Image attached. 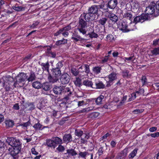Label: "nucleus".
<instances>
[{
  "label": "nucleus",
  "instance_id": "nucleus-9",
  "mask_svg": "<svg viewBox=\"0 0 159 159\" xmlns=\"http://www.w3.org/2000/svg\"><path fill=\"white\" fill-rule=\"evenodd\" d=\"M70 79V76L66 73H64L60 76V81L61 84H68L69 82Z\"/></svg>",
  "mask_w": 159,
  "mask_h": 159
},
{
  "label": "nucleus",
  "instance_id": "nucleus-32",
  "mask_svg": "<svg viewBox=\"0 0 159 159\" xmlns=\"http://www.w3.org/2000/svg\"><path fill=\"white\" fill-rule=\"evenodd\" d=\"M43 125L41 124L39 122H38L37 123L35 124L33 126V127L34 128V129L36 130H42L45 127L47 128V127H44L43 128H42Z\"/></svg>",
  "mask_w": 159,
  "mask_h": 159
},
{
  "label": "nucleus",
  "instance_id": "nucleus-26",
  "mask_svg": "<svg viewBox=\"0 0 159 159\" xmlns=\"http://www.w3.org/2000/svg\"><path fill=\"white\" fill-rule=\"evenodd\" d=\"M67 43V39L63 38L62 39L56 41L55 45L57 46H60L62 45Z\"/></svg>",
  "mask_w": 159,
  "mask_h": 159
},
{
  "label": "nucleus",
  "instance_id": "nucleus-29",
  "mask_svg": "<svg viewBox=\"0 0 159 159\" xmlns=\"http://www.w3.org/2000/svg\"><path fill=\"white\" fill-rule=\"evenodd\" d=\"M36 75L35 73L32 71H30L29 77H27V80L29 82H32L35 80Z\"/></svg>",
  "mask_w": 159,
  "mask_h": 159
},
{
  "label": "nucleus",
  "instance_id": "nucleus-39",
  "mask_svg": "<svg viewBox=\"0 0 159 159\" xmlns=\"http://www.w3.org/2000/svg\"><path fill=\"white\" fill-rule=\"evenodd\" d=\"M5 81H6V83L8 84L7 83H10L9 82H12L14 81V78L10 75H7L5 78Z\"/></svg>",
  "mask_w": 159,
  "mask_h": 159
},
{
  "label": "nucleus",
  "instance_id": "nucleus-8",
  "mask_svg": "<svg viewBox=\"0 0 159 159\" xmlns=\"http://www.w3.org/2000/svg\"><path fill=\"white\" fill-rule=\"evenodd\" d=\"M155 2H152L148 7H146L144 12L146 14H153L154 15L156 12L155 10Z\"/></svg>",
  "mask_w": 159,
  "mask_h": 159
},
{
  "label": "nucleus",
  "instance_id": "nucleus-18",
  "mask_svg": "<svg viewBox=\"0 0 159 159\" xmlns=\"http://www.w3.org/2000/svg\"><path fill=\"white\" fill-rule=\"evenodd\" d=\"M46 144L48 147L52 149H55L56 147L52 139H47Z\"/></svg>",
  "mask_w": 159,
  "mask_h": 159
},
{
  "label": "nucleus",
  "instance_id": "nucleus-50",
  "mask_svg": "<svg viewBox=\"0 0 159 159\" xmlns=\"http://www.w3.org/2000/svg\"><path fill=\"white\" fill-rule=\"evenodd\" d=\"M124 17L127 19L130 20L132 18V15L128 12H126L124 14Z\"/></svg>",
  "mask_w": 159,
  "mask_h": 159
},
{
  "label": "nucleus",
  "instance_id": "nucleus-20",
  "mask_svg": "<svg viewBox=\"0 0 159 159\" xmlns=\"http://www.w3.org/2000/svg\"><path fill=\"white\" fill-rule=\"evenodd\" d=\"M135 25V24L133 22H131L129 25H128L127 33L136 30L137 28Z\"/></svg>",
  "mask_w": 159,
  "mask_h": 159
},
{
  "label": "nucleus",
  "instance_id": "nucleus-23",
  "mask_svg": "<svg viewBox=\"0 0 159 159\" xmlns=\"http://www.w3.org/2000/svg\"><path fill=\"white\" fill-rule=\"evenodd\" d=\"M144 22L143 15L140 16H138L134 17V21L135 24L139 22Z\"/></svg>",
  "mask_w": 159,
  "mask_h": 159
},
{
  "label": "nucleus",
  "instance_id": "nucleus-47",
  "mask_svg": "<svg viewBox=\"0 0 159 159\" xmlns=\"http://www.w3.org/2000/svg\"><path fill=\"white\" fill-rule=\"evenodd\" d=\"M13 9L17 11H20L24 10V8L21 6H16V5L13 6L12 7Z\"/></svg>",
  "mask_w": 159,
  "mask_h": 159
},
{
  "label": "nucleus",
  "instance_id": "nucleus-40",
  "mask_svg": "<svg viewBox=\"0 0 159 159\" xmlns=\"http://www.w3.org/2000/svg\"><path fill=\"white\" fill-rule=\"evenodd\" d=\"M122 75L123 78H128L130 77L131 75L129 74V71L128 70L122 71Z\"/></svg>",
  "mask_w": 159,
  "mask_h": 159
},
{
  "label": "nucleus",
  "instance_id": "nucleus-55",
  "mask_svg": "<svg viewBox=\"0 0 159 159\" xmlns=\"http://www.w3.org/2000/svg\"><path fill=\"white\" fill-rule=\"evenodd\" d=\"M94 3H99V5H101L102 2H104V5L105 4L106 0H92Z\"/></svg>",
  "mask_w": 159,
  "mask_h": 159
},
{
  "label": "nucleus",
  "instance_id": "nucleus-16",
  "mask_svg": "<svg viewBox=\"0 0 159 159\" xmlns=\"http://www.w3.org/2000/svg\"><path fill=\"white\" fill-rule=\"evenodd\" d=\"M63 143L68 144L71 142L72 141V135L70 134H65L63 136Z\"/></svg>",
  "mask_w": 159,
  "mask_h": 159
},
{
  "label": "nucleus",
  "instance_id": "nucleus-30",
  "mask_svg": "<svg viewBox=\"0 0 159 159\" xmlns=\"http://www.w3.org/2000/svg\"><path fill=\"white\" fill-rule=\"evenodd\" d=\"M86 87H91L92 88L93 87V83L92 81H90L88 80H84L82 83Z\"/></svg>",
  "mask_w": 159,
  "mask_h": 159
},
{
  "label": "nucleus",
  "instance_id": "nucleus-34",
  "mask_svg": "<svg viewBox=\"0 0 159 159\" xmlns=\"http://www.w3.org/2000/svg\"><path fill=\"white\" fill-rule=\"evenodd\" d=\"M144 21L146 20H150L153 19L154 16L152 14H146L143 15Z\"/></svg>",
  "mask_w": 159,
  "mask_h": 159
},
{
  "label": "nucleus",
  "instance_id": "nucleus-56",
  "mask_svg": "<svg viewBox=\"0 0 159 159\" xmlns=\"http://www.w3.org/2000/svg\"><path fill=\"white\" fill-rule=\"evenodd\" d=\"M62 29V30L63 31H66L68 32L69 30H71V26L70 25H69L66 26L62 28H61Z\"/></svg>",
  "mask_w": 159,
  "mask_h": 159
},
{
  "label": "nucleus",
  "instance_id": "nucleus-59",
  "mask_svg": "<svg viewBox=\"0 0 159 159\" xmlns=\"http://www.w3.org/2000/svg\"><path fill=\"white\" fill-rule=\"evenodd\" d=\"M143 111L144 110L142 109H136L133 111V112L134 113V114H138L142 113Z\"/></svg>",
  "mask_w": 159,
  "mask_h": 159
},
{
  "label": "nucleus",
  "instance_id": "nucleus-60",
  "mask_svg": "<svg viewBox=\"0 0 159 159\" xmlns=\"http://www.w3.org/2000/svg\"><path fill=\"white\" fill-rule=\"evenodd\" d=\"M39 24V22L38 21H36L30 26V28L32 29L35 28Z\"/></svg>",
  "mask_w": 159,
  "mask_h": 159
},
{
  "label": "nucleus",
  "instance_id": "nucleus-22",
  "mask_svg": "<svg viewBox=\"0 0 159 159\" xmlns=\"http://www.w3.org/2000/svg\"><path fill=\"white\" fill-rule=\"evenodd\" d=\"M71 39L73 40L74 43L78 41H81L84 39L83 38H82L80 35L75 34L72 35Z\"/></svg>",
  "mask_w": 159,
  "mask_h": 159
},
{
  "label": "nucleus",
  "instance_id": "nucleus-49",
  "mask_svg": "<svg viewBox=\"0 0 159 159\" xmlns=\"http://www.w3.org/2000/svg\"><path fill=\"white\" fill-rule=\"evenodd\" d=\"M71 72L72 74L75 76L77 75L79 73L78 70L75 68H72L71 70Z\"/></svg>",
  "mask_w": 159,
  "mask_h": 159
},
{
  "label": "nucleus",
  "instance_id": "nucleus-42",
  "mask_svg": "<svg viewBox=\"0 0 159 159\" xmlns=\"http://www.w3.org/2000/svg\"><path fill=\"white\" fill-rule=\"evenodd\" d=\"M21 105L20 107L23 110L26 109L29 106V102H25L24 101H20Z\"/></svg>",
  "mask_w": 159,
  "mask_h": 159
},
{
  "label": "nucleus",
  "instance_id": "nucleus-3",
  "mask_svg": "<svg viewBox=\"0 0 159 159\" xmlns=\"http://www.w3.org/2000/svg\"><path fill=\"white\" fill-rule=\"evenodd\" d=\"M88 15H86L84 12L81 15L79 18L77 29L80 33L83 35L86 34L87 33V31L85 28L87 27V22L92 20L89 17Z\"/></svg>",
  "mask_w": 159,
  "mask_h": 159
},
{
  "label": "nucleus",
  "instance_id": "nucleus-10",
  "mask_svg": "<svg viewBox=\"0 0 159 159\" xmlns=\"http://www.w3.org/2000/svg\"><path fill=\"white\" fill-rule=\"evenodd\" d=\"M118 4L117 0H110L108 1L107 3L106 0L105 4V7L111 9H114L116 6Z\"/></svg>",
  "mask_w": 159,
  "mask_h": 159
},
{
  "label": "nucleus",
  "instance_id": "nucleus-38",
  "mask_svg": "<svg viewBox=\"0 0 159 159\" xmlns=\"http://www.w3.org/2000/svg\"><path fill=\"white\" fill-rule=\"evenodd\" d=\"M138 148H135L129 155L128 157L129 158H133L136 155Z\"/></svg>",
  "mask_w": 159,
  "mask_h": 159
},
{
  "label": "nucleus",
  "instance_id": "nucleus-25",
  "mask_svg": "<svg viewBox=\"0 0 159 159\" xmlns=\"http://www.w3.org/2000/svg\"><path fill=\"white\" fill-rule=\"evenodd\" d=\"M66 153H65V154H68L69 157L72 156H74L77 155L76 151L72 148L70 149H68L66 150Z\"/></svg>",
  "mask_w": 159,
  "mask_h": 159
},
{
  "label": "nucleus",
  "instance_id": "nucleus-19",
  "mask_svg": "<svg viewBox=\"0 0 159 159\" xmlns=\"http://www.w3.org/2000/svg\"><path fill=\"white\" fill-rule=\"evenodd\" d=\"M4 87L5 89V95L6 96H7L8 94H11V93L10 92V90L11 89L10 84L9 83L7 84L6 83V81L4 83Z\"/></svg>",
  "mask_w": 159,
  "mask_h": 159
},
{
  "label": "nucleus",
  "instance_id": "nucleus-41",
  "mask_svg": "<svg viewBox=\"0 0 159 159\" xmlns=\"http://www.w3.org/2000/svg\"><path fill=\"white\" fill-rule=\"evenodd\" d=\"M101 67L99 66H95L93 68V72L96 74H99L101 72Z\"/></svg>",
  "mask_w": 159,
  "mask_h": 159
},
{
  "label": "nucleus",
  "instance_id": "nucleus-28",
  "mask_svg": "<svg viewBox=\"0 0 159 159\" xmlns=\"http://www.w3.org/2000/svg\"><path fill=\"white\" fill-rule=\"evenodd\" d=\"M105 98L103 95H100L96 99L95 102L96 104L98 105L102 104L103 101L104 100Z\"/></svg>",
  "mask_w": 159,
  "mask_h": 159
},
{
  "label": "nucleus",
  "instance_id": "nucleus-63",
  "mask_svg": "<svg viewBox=\"0 0 159 159\" xmlns=\"http://www.w3.org/2000/svg\"><path fill=\"white\" fill-rule=\"evenodd\" d=\"M106 38L107 39V40H109L110 41H112L114 38V37L113 35L111 34H108L106 37Z\"/></svg>",
  "mask_w": 159,
  "mask_h": 159
},
{
  "label": "nucleus",
  "instance_id": "nucleus-21",
  "mask_svg": "<svg viewBox=\"0 0 159 159\" xmlns=\"http://www.w3.org/2000/svg\"><path fill=\"white\" fill-rule=\"evenodd\" d=\"M52 139L56 147H57L58 145L63 143L62 139L58 137L57 136L53 137Z\"/></svg>",
  "mask_w": 159,
  "mask_h": 159
},
{
  "label": "nucleus",
  "instance_id": "nucleus-36",
  "mask_svg": "<svg viewBox=\"0 0 159 159\" xmlns=\"http://www.w3.org/2000/svg\"><path fill=\"white\" fill-rule=\"evenodd\" d=\"M155 7L156 8V12L154 14V17H156L159 16V1L156 3L155 2Z\"/></svg>",
  "mask_w": 159,
  "mask_h": 159
},
{
  "label": "nucleus",
  "instance_id": "nucleus-4",
  "mask_svg": "<svg viewBox=\"0 0 159 159\" xmlns=\"http://www.w3.org/2000/svg\"><path fill=\"white\" fill-rule=\"evenodd\" d=\"M104 2H102V4L101 5H93L91 7L89 8L88 9V12L85 13V14L86 15H89V17L91 19V20H93L95 17L93 16V15H99L98 13L100 9H103V11L104 12H108L109 9L107 8H105V5L104 4Z\"/></svg>",
  "mask_w": 159,
  "mask_h": 159
},
{
  "label": "nucleus",
  "instance_id": "nucleus-12",
  "mask_svg": "<svg viewBox=\"0 0 159 159\" xmlns=\"http://www.w3.org/2000/svg\"><path fill=\"white\" fill-rule=\"evenodd\" d=\"M63 86L61 85H55L53 88L52 91L56 95H60L62 94Z\"/></svg>",
  "mask_w": 159,
  "mask_h": 159
},
{
  "label": "nucleus",
  "instance_id": "nucleus-14",
  "mask_svg": "<svg viewBox=\"0 0 159 159\" xmlns=\"http://www.w3.org/2000/svg\"><path fill=\"white\" fill-rule=\"evenodd\" d=\"M127 23L126 21H123L118 25V28L119 30L124 33H127Z\"/></svg>",
  "mask_w": 159,
  "mask_h": 159
},
{
  "label": "nucleus",
  "instance_id": "nucleus-24",
  "mask_svg": "<svg viewBox=\"0 0 159 159\" xmlns=\"http://www.w3.org/2000/svg\"><path fill=\"white\" fill-rule=\"evenodd\" d=\"M107 21L108 19L106 17H102L100 18L99 20L98 21V23L104 27H105V24Z\"/></svg>",
  "mask_w": 159,
  "mask_h": 159
},
{
  "label": "nucleus",
  "instance_id": "nucleus-6",
  "mask_svg": "<svg viewBox=\"0 0 159 159\" xmlns=\"http://www.w3.org/2000/svg\"><path fill=\"white\" fill-rule=\"evenodd\" d=\"M108 17L109 18L108 21V27L113 28V24L118 20V17L116 15L112 13H110L108 15Z\"/></svg>",
  "mask_w": 159,
  "mask_h": 159
},
{
  "label": "nucleus",
  "instance_id": "nucleus-7",
  "mask_svg": "<svg viewBox=\"0 0 159 159\" xmlns=\"http://www.w3.org/2000/svg\"><path fill=\"white\" fill-rule=\"evenodd\" d=\"M116 75V72H112L107 76L108 80L107 81V87H109L113 84V81L117 79Z\"/></svg>",
  "mask_w": 159,
  "mask_h": 159
},
{
  "label": "nucleus",
  "instance_id": "nucleus-2",
  "mask_svg": "<svg viewBox=\"0 0 159 159\" xmlns=\"http://www.w3.org/2000/svg\"><path fill=\"white\" fill-rule=\"evenodd\" d=\"M63 63L62 61H59L56 64V67L52 68L51 70V73L49 72L48 77L49 82L53 83L58 81L61 75V69L63 66Z\"/></svg>",
  "mask_w": 159,
  "mask_h": 159
},
{
  "label": "nucleus",
  "instance_id": "nucleus-46",
  "mask_svg": "<svg viewBox=\"0 0 159 159\" xmlns=\"http://www.w3.org/2000/svg\"><path fill=\"white\" fill-rule=\"evenodd\" d=\"M41 87H42L43 89L45 91H48L50 89L49 85L46 83H44L43 85L42 84Z\"/></svg>",
  "mask_w": 159,
  "mask_h": 159
},
{
  "label": "nucleus",
  "instance_id": "nucleus-44",
  "mask_svg": "<svg viewBox=\"0 0 159 159\" xmlns=\"http://www.w3.org/2000/svg\"><path fill=\"white\" fill-rule=\"evenodd\" d=\"M84 70H80L81 72H85L87 74H89L90 72V70L89 69V66L88 64H84Z\"/></svg>",
  "mask_w": 159,
  "mask_h": 159
},
{
  "label": "nucleus",
  "instance_id": "nucleus-13",
  "mask_svg": "<svg viewBox=\"0 0 159 159\" xmlns=\"http://www.w3.org/2000/svg\"><path fill=\"white\" fill-rule=\"evenodd\" d=\"M105 88V85L103 82L98 80H95L93 83L92 88L95 89H103Z\"/></svg>",
  "mask_w": 159,
  "mask_h": 159
},
{
  "label": "nucleus",
  "instance_id": "nucleus-35",
  "mask_svg": "<svg viewBox=\"0 0 159 159\" xmlns=\"http://www.w3.org/2000/svg\"><path fill=\"white\" fill-rule=\"evenodd\" d=\"M32 85L33 88L35 89H39L41 88L42 84L40 82L35 81L32 83Z\"/></svg>",
  "mask_w": 159,
  "mask_h": 159
},
{
  "label": "nucleus",
  "instance_id": "nucleus-33",
  "mask_svg": "<svg viewBox=\"0 0 159 159\" xmlns=\"http://www.w3.org/2000/svg\"><path fill=\"white\" fill-rule=\"evenodd\" d=\"M73 82L76 86L80 87L82 85L81 80L79 77H76L75 80H74Z\"/></svg>",
  "mask_w": 159,
  "mask_h": 159
},
{
  "label": "nucleus",
  "instance_id": "nucleus-57",
  "mask_svg": "<svg viewBox=\"0 0 159 159\" xmlns=\"http://www.w3.org/2000/svg\"><path fill=\"white\" fill-rule=\"evenodd\" d=\"M31 56V54H29L27 56L23 58L22 60L23 61L25 62L28 61L30 59Z\"/></svg>",
  "mask_w": 159,
  "mask_h": 159
},
{
  "label": "nucleus",
  "instance_id": "nucleus-52",
  "mask_svg": "<svg viewBox=\"0 0 159 159\" xmlns=\"http://www.w3.org/2000/svg\"><path fill=\"white\" fill-rule=\"evenodd\" d=\"M91 132L89 131H84V141L85 139L87 140L91 136Z\"/></svg>",
  "mask_w": 159,
  "mask_h": 159
},
{
  "label": "nucleus",
  "instance_id": "nucleus-51",
  "mask_svg": "<svg viewBox=\"0 0 159 159\" xmlns=\"http://www.w3.org/2000/svg\"><path fill=\"white\" fill-rule=\"evenodd\" d=\"M147 79L145 76H142L141 79V81L143 85L147 84Z\"/></svg>",
  "mask_w": 159,
  "mask_h": 159
},
{
  "label": "nucleus",
  "instance_id": "nucleus-62",
  "mask_svg": "<svg viewBox=\"0 0 159 159\" xmlns=\"http://www.w3.org/2000/svg\"><path fill=\"white\" fill-rule=\"evenodd\" d=\"M47 55L53 58H55L56 57V54L55 52H52L51 51L49 53H48Z\"/></svg>",
  "mask_w": 159,
  "mask_h": 159
},
{
  "label": "nucleus",
  "instance_id": "nucleus-48",
  "mask_svg": "<svg viewBox=\"0 0 159 159\" xmlns=\"http://www.w3.org/2000/svg\"><path fill=\"white\" fill-rule=\"evenodd\" d=\"M57 150L59 152H63L65 150V147L61 144L58 145V147L56 148Z\"/></svg>",
  "mask_w": 159,
  "mask_h": 159
},
{
  "label": "nucleus",
  "instance_id": "nucleus-54",
  "mask_svg": "<svg viewBox=\"0 0 159 159\" xmlns=\"http://www.w3.org/2000/svg\"><path fill=\"white\" fill-rule=\"evenodd\" d=\"M104 152V149L103 147H101L99 148L98 152H97V154H98L99 157H100L101 155H102Z\"/></svg>",
  "mask_w": 159,
  "mask_h": 159
},
{
  "label": "nucleus",
  "instance_id": "nucleus-31",
  "mask_svg": "<svg viewBox=\"0 0 159 159\" xmlns=\"http://www.w3.org/2000/svg\"><path fill=\"white\" fill-rule=\"evenodd\" d=\"M110 55H106L104 57L101 58V63L102 64L107 63L108 61L110 60Z\"/></svg>",
  "mask_w": 159,
  "mask_h": 159
},
{
  "label": "nucleus",
  "instance_id": "nucleus-1",
  "mask_svg": "<svg viewBox=\"0 0 159 159\" xmlns=\"http://www.w3.org/2000/svg\"><path fill=\"white\" fill-rule=\"evenodd\" d=\"M6 142L11 147L9 148L8 151L12 159H18V154L21 151L22 145L20 141L13 137H10L6 139Z\"/></svg>",
  "mask_w": 159,
  "mask_h": 159
},
{
  "label": "nucleus",
  "instance_id": "nucleus-11",
  "mask_svg": "<svg viewBox=\"0 0 159 159\" xmlns=\"http://www.w3.org/2000/svg\"><path fill=\"white\" fill-rule=\"evenodd\" d=\"M28 76L27 74L23 72L20 73L17 76V79L18 82L20 83H25L27 80Z\"/></svg>",
  "mask_w": 159,
  "mask_h": 159
},
{
  "label": "nucleus",
  "instance_id": "nucleus-37",
  "mask_svg": "<svg viewBox=\"0 0 159 159\" xmlns=\"http://www.w3.org/2000/svg\"><path fill=\"white\" fill-rule=\"evenodd\" d=\"M5 123L7 127H12L14 125V121L10 120H6Z\"/></svg>",
  "mask_w": 159,
  "mask_h": 159
},
{
  "label": "nucleus",
  "instance_id": "nucleus-15",
  "mask_svg": "<svg viewBox=\"0 0 159 159\" xmlns=\"http://www.w3.org/2000/svg\"><path fill=\"white\" fill-rule=\"evenodd\" d=\"M79 157H80L86 159L87 156H90V159H93V153L89 152L88 151H84L82 152L80 151L79 153Z\"/></svg>",
  "mask_w": 159,
  "mask_h": 159
},
{
  "label": "nucleus",
  "instance_id": "nucleus-53",
  "mask_svg": "<svg viewBox=\"0 0 159 159\" xmlns=\"http://www.w3.org/2000/svg\"><path fill=\"white\" fill-rule=\"evenodd\" d=\"M99 115V113L98 112H92L90 114V116L92 118H97Z\"/></svg>",
  "mask_w": 159,
  "mask_h": 159
},
{
  "label": "nucleus",
  "instance_id": "nucleus-27",
  "mask_svg": "<svg viewBox=\"0 0 159 159\" xmlns=\"http://www.w3.org/2000/svg\"><path fill=\"white\" fill-rule=\"evenodd\" d=\"M40 65L42 66V68L43 70L47 71L48 73H49L50 65L48 61L46 63H42Z\"/></svg>",
  "mask_w": 159,
  "mask_h": 159
},
{
  "label": "nucleus",
  "instance_id": "nucleus-64",
  "mask_svg": "<svg viewBox=\"0 0 159 159\" xmlns=\"http://www.w3.org/2000/svg\"><path fill=\"white\" fill-rule=\"evenodd\" d=\"M159 42V39H154L153 41V43L152 44L153 46H156L158 44Z\"/></svg>",
  "mask_w": 159,
  "mask_h": 159
},
{
  "label": "nucleus",
  "instance_id": "nucleus-43",
  "mask_svg": "<svg viewBox=\"0 0 159 159\" xmlns=\"http://www.w3.org/2000/svg\"><path fill=\"white\" fill-rule=\"evenodd\" d=\"M151 52L152 55L157 56L159 55V47L155 48L151 50Z\"/></svg>",
  "mask_w": 159,
  "mask_h": 159
},
{
  "label": "nucleus",
  "instance_id": "nucleus-45",
  "mask_svg": "<svg viewBox=\"0 0 159 159\" xmlns=\"http://www.w3.org/2000/svg\"><path fill=\"white\" fill-rule=\"evenodd\" d=\"M83 131L80 129H76L75 131V134L78 137H81L83 134Z\"/></svg>",
  "mask_w": 159,
  "mask_h": 159
},
{
  "label": "nucleus",
  "instance_id": "nucleus-58",
  "mask_svg": "<svg viewBox=\"0 0 159 159\" xmlns=\"http://www.w3.org/2000/svg\"><path fill=\"white\" fill-rule=\"evenodd\" d=\"M62 32H63V31L62 28H60L58 30L53 34L54 36H59L61 34H62Z\"/></svg>",
  "mask_w": 159,
  "mask_h": 159
},
{
  "label": "nucleus",
  "instance_id": "nucleus-61",
  "mask_svg": "<svg viewBox=\"0 0 159 159\" xmlns=\"http://www.w3.org/2000/svg\"><path fill=\"white\" fill-rule=\"evenodd\" d=\"M29 106L30 107L29 110L30 111H32L35 108L34 103L33 102H29Z\"/></svg>",
  "mask_w": 159,
  "mask_h": 159
},
{
  "label": "nucleus",
  "instance_id": "nucleus-17",
  "mask_svg": "<svg viewBox=\"0 0 159 159\" xmlns=\"http://www.w3.org/2000/svg\"><path fill=\"white\" fill-rule=\"evenodd\" d=\"M86 36H88L91 39L97 38L98 36V34L94 32L93 28H90L88 34H86Z\"/></svg>",
  "mask_w": 159,
  "mask_h": 159
},
{
  "label": "nucleus",
  "instance_id": "nucleus-5",
  "mask_svg": "<svg viewBox=\"0 0 159 159\" xmlns=\"http://www.w3.org/2000/svg\"><path fill=\"white\" fill-rule=\"evenodd\" d=\"M73 91V89L71 87H69L66 86H63L62 94H64V97L62 99V100L64 102L63 103L61 102L60 104V105L61 106V105L63 104H66V102L69 99L70 97L72 94Z\"/></svg>",
  "mask_w": 159,
  "mask_h": 159
}]
</instances>
